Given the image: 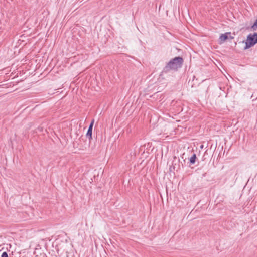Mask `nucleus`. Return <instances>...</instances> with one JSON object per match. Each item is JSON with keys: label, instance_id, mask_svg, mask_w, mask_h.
Here are the masks:
<instances>
[{"label": "nucleus", "instance_id": "1", "mask_svg": "<svg viewBox=\"0 0 257 257\" xmlns=\"http://www.w3.org/2000/svg\"><path fill=\"white\" fill-rule=\"evenodd\" d=\"M184 60L182 57L178 56L171 59L164 67L161 75L169 73L170 71H177L182 67Z\"/></svg>", "mask_w": 257, "mask_h": 257}, {"label": "nucleus", "instance_id": "2", "mask_svg": "<svg viewBox=\"0 0 257 257\" xmlns=\"http://www.w3.org/2000/svg\"><path fill=\"white\" fill-rule=\"evenodd\" d=\"M245 46L244 48V50L248 49L249 48L253 46L256 44L254 37L253 34H249L247 37V39L245 42Z\"/></svg>", "mask_w": 257, "mask_h": 257}, {"label": "nucleus", "instance_id": "3", "mask_svg": "<svg viewBox=\"0 0 257 257\" xmlns=\"http://www.w3.org/2000/svg\"><path fill=\"white\" fill-rule=\"evenodd\" d=\"M228 34L225 33L222 34L220 35L219 37L220 41L222 42L225 41L228 39Z\"/></svg>", "mask_w": 257, "mask_h": 257}, {"label": "nucleus", "instance_id": "4", "mask_svg": "<svg viewBox=\"0 0 257 257\" xmlns=\"http://www.w3.org/2000/svg\"><path fill=\"white\" fill-rule=\"evenodd\" d=\"M196 155L195 154H194L190 158V163L191 164H194L195 163L196 159Z\"/></svg>", "mask_w": 257, "mask_h": 257}, {"label": "nucleus", "instance_id": "5", "mask_svg": "<svg viewBox=\"0 0 257 257\" xmlns=\"http://www.w3.org/2000/svg\"><path fill=\"white\" fill-rule=\"evenodd\" d=\"M92 130L88 129L87 132L86 133V137L89 138V141L92 139Z\"/></svg>", "mask_w": 257, "mask_h": 257}, {"label": "nucleus", "instance_id": "6", "mask_svg": "<svg viewBox=\"0 0 257 257\" xmlns=\"http://www.w3.org/2000/svg\"><path fill=\"white\" fill-rule=\"evenodd\" d=\"M94 120H92V121H91V122L90 123V124L89 126L88 129L92 130L93 124H94Z\"/></svg>", "mask_w": 257, "mask_h": 257}, {"label": "nucleus", "instance_id": "7", "mask_svg": "<svg viewBox=\"0 0 257 257\" xmlns=\"http://www.w3.org/2000/svg\"><path fill=\"white\" fill-rule=\"evenodd\" d=\"M1 257H8V253L6 252H3Z\"/></svg>", "mask_w": 257, "mask_h": 257}, {"label": "nucleus", "instance_id": "8", "mask_svg": "<svg viewBox=\"0 0 257 257\" xmlns=\"http://www.w3.org/2000/svg\"><path fill=\"white\" fill-rule=\"evenodd\" d=\"M253 36L254 37L255 40L256 42L257 43V33H253Z\"/></svg>", "mask_w": 257, "mask_h": 257}, {"label": "nucleus", "instance_id": "9", "mask_svg": "<svg viewBox=\"0 0 257 257\" xmlns=\"http://www.w3.org/2000/svg\"><path fill=\"white\" fill-rule=\"evenodd\" d=\"M171 169H172V167H170V169L171 171L172 170Z\"/></svg>", "mask_w": 257, "mask_h": 257}]
</instances>
